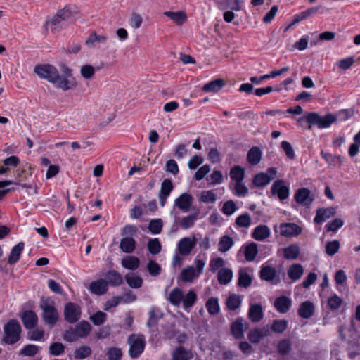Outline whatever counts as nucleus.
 <instances>
[{
  "label": "nucleus",
  "instance_id": "nucleus-12",
  "mask_svg": "<svg viewBox=\"0 0 360 360\" xmlns=\"http://www.w3.org/2000/svg\"><path fill=\"white\" fill-rule=\"evenodd\" d=\"M195 245L196 239L195 237H184L179 241L177 249L181 255L187 256L191 252Z\"/></svg>",
  "mask_w": 360,
  "mask_h": 360
},
{
  "label": "nucleus",
  "instance_id": "nucleus-63",
  "mask_svg": "<svg viewBox=\"0 0 360 360\" xmlns=\"http://www.w3.org/2000/svg\"><path fill=\"white\" fill-rule=\"evenodd\" d=\"M340 247V243L338 240L329 241L326 245V253L329 256H333L338 252Z\"/></svg>",
  "mask_w": 360,
  "mask_h": 360
},
{
  "label": "nucleus",
  "instance_id": "nucleus-45",
  "mask_svg": "<svg viewBox=\"0 0 360 360\" xmlns=\"http://www.w3.org/2000/svg\"><path fill=\"white\" fill-rule=\"evenodd\" d=\"M199 212H196L187 217H183L180 221V226L184 229H188L194 226L195 221L198 219Z\"/></svg>",
  "mask_w": 360,
  "mask_h": 360
},
{
  "label": "nucleus",
  "instance_id": "nucleus-36",
  "mask_svg": "<svg viewBox=\"0 0 360 360\" xmlns=\"http://www.w3.org/2000/svg\"><path fill=\"white\" fill-rule=\"evenodd\" d=\"M121 264L124 269L136 270L140 265V260L135 256H126L122 259Z\"/></svg>",
  "mask_w": 360,
  "mask_h": 360
},
{
  "label": "nucleus",
  "instance_id": "nucleus-18",
  "mask_svg": "<svg viewBox=\"0 0 360 360\" xmlns=\"http://www.w3.org/2000/svg\"><path fill=\"white\" fill-rule=\"evenodd\" d=\"M335 214L336 210L333 207L319 208L316 210V214L314 219V222L317 224H321Z\"/></svg>",
  "mask_w": 360,
  "mask_h": 360
},
{
  "label": "nucleus",
  "instance_id": "nucleus-50",
  "mask_svg": "<svg viewBox=\"0 0 360 360\" xmlns=\"http://www.w3.org/2000/svg\"><path fill=\"white\" fill-rule=\"evenodd\" d=\"M161 318L160 311L158 308L153 307L149 311V319L147 322L148 327H153L158 324V320Z\"/></svg>",
  "mask_w": 360,
  "mask_h": 360
},
{
  "label": "nucleus",
  "instance_id": "nucleus-64",
  "mask_svg": "<svg viewBox=\"0 0 360 360\" xmlns=\"http://www.w3.org/2000/svg\"><path fill=\"white\" fill-rule=\"evenodd\" d=\"M147 270L152 276H158L161 273V266L154 260H150L147 264Z\"/></svg>",
  "mask_w": 360,
  "mask_h": 360
},
{
  "label": "nucleus",
  "instance_id": "nucleus-53",
  "mask_svg": "<svg viewBox=\"0 0 360 360\" xmlns=\"http://www.w3.org/2000/svg\"><path fill=\"white\" fill-rule=\"evenodd\" d=\"M360 131L354 136V143L349 148L348 153L351 158L355 157L359 152Z\"/></svg>",
  "mask_w": 360,
  "mask_h": 360
},
{
  "label": "nucleus",
  "instance_id": "nucleus-61",
  "mask_svg": "<svg viewBox=\"0 0 360 360\" xmlns=\"http://www.w3.org/2000/svg\"><path fill=\"white\" fill-rule=\"evenodd\" d=\"M51 29L54 31L60 30L62 28L67 26V23L62 20V18L56 14L50 21Z\"/></svg>",
  "mask_w": 360,
  "mask_h": 360
},
{
  "label": "nucleus",
  "instance_id": "nucleus-4",
  "mask_svg": "<svg viewBox=\"0 0 360 360\" xmlns=\"http://www.w3.org/2000/svg\"><path fill=\"white\" fill-rule=\"evenodd\" d=\"M21 326L16 319L9 320L4 326L3 340L7 345H14L20 339Z\"/></svg>",
  "mask_w": 360,
  "mask_h": 360
},
{
  "label": "nucleus",
  "instance_id": "nucleus-25",
  "mask_svg": "<svg viewBox=\"0 0 360 360\" xmlns=\"http://www.w3.org/2000/svg\"><path fill=\"white\" fill-rule=\"evenodd\" d=\"M297 313L303 319H309L314 313V304L310 301L303 302L300 305Z\"/></svg>",
  "mask_w": 360,
  "mask_h": 360
},
{
  "label": "nucleus",
  "instance_id": "nucleus-43",
  "mask_svg": "<svg viewBox=\"0 0 360 360\" xmlns=\"http://www.w3.org/2000/svg\"><path fill=\"white\" fill-rule=\"evenodd\" d=\"M230 177L235 182L243 181L245 177V169L239 165L233 167L230 170Z\"/></svg>",
  "mask_w": 360,
  "mask_h": 360
},
{
  "label": "nucleus",
  "instance_id": "nucleus-30",
  "mask_svg": "<svg viewBox=\"0 0 360 360\" xmlns=\"http://www.w3.org/2000/svg\"><path fill=\"white\" fill-rule=\"evenodd\" d=\"M320 8H321L320 6L311 7V8H309L301 13H299L295 15L293 17L292 25L297 24L300 22L307 19V18L316 14Z\"/></svg>",
  "mask_w": 360,
  "mask_h": 360
},
{
  "label": "nucleus",
  "instance_id": "nucleus-33",
  "mask_svg": "<svg viewBox=\"0 0 360 360\" xmlns=\"http://www.w3.org/2000/svg\"><path fill=\"white\" fill-rule=\"evenodd\" d=\"M252 282V276L244 269L238 271V285L241 288H247L250 287Z\"/></svg>",
  "mask_w": 360,
  "mask_h": 360
},
{
  "label": "nucleus",
  "instance_id": "nucleus-59",
  "mask_svg": "<svg viewBox=\"0 0 360 360\" xmlns=\"http://www.w3.org/2000/svg\"><path fill=\"white\" fill-rule=\"evenodd\" d=\"M241 304L240 297L238 295H230L226 301L227 307L231 310H236L240 307Z\"/></svg>",
  "mask_w": 360,
  "mask_h": 360
},
{
  "label": "nucleus",
  "instance_id": "nucleus-15",
  "mask_svg": "<svg viewBox=\"0 0 360 360\" xmlns=\"http://www.w3.org/2000/svg\"><path fill=\"white\" fill-rule=\"evenodd\" d=\"M173 189L174 186L172 180L169 179H164L161 184L160 191L158 193L160 203L162 207L165 205L167 199Z\"/></svg>",
  "mask_w": 360,
  "mask_h": 360
},
{
  "label": "nucleus",
  "instance_id": "nucleus-14",
  "mask_svg": "<svg viewBox=\"0 0 360 360\" xmlns=\"http://www.w3.org/2000/svg\"><path fill=\"white\" fill-rule=\"evenodd\" d=\"M271 191L273 195H276L280 200H285L289 196V188L283 185V181L281 179L273 183Z\"/></svg>",
  "mask_w": 360,
  "mask_h": 360
},
{
  "label": "nucleus",
  "instance_id": "nucleus-40",
  "mask_svg": "<svg viewBox=\"0 0 360 360\" xmlns=\"http://www.w3.org/2000/svg\"><path fill=\"white\" fill-rule=\"evenodd\" d=\"M91 354L92 349L89 346L82 345L75 349L73 356L75 359L82 360L88 358Z\"/></svg>",
  "mask_w": 360,
  "mask_h": 360
},
{
  "label": "nucleus",
  "instance_id": "nucleus-51",
  "mask_svg": "<svg viewBox=\"0 0 360 360\" xmlns=\"http://www.w3.org/2000/svg\"><path fill=\"white\" fill-rule=\"evenodd\" d=\"M197 300V295L193 290H189L182 300L183 305L185 309L191 307Z\"/></svg>",
  "mask_w": 360,
  "mask_h": 360
},
{
  "label": "nucleus",
  "instance_id": "nucleus-48",
  "mask_svg": "<svg viewBox=\"0 0 360 360\" xmlns=\"http://www.w3.org/2000/svg\"><path fill=\"white\" fill-rule=\"evenodd\" d=\"M108 360H121L123 356L122 350L119 347H108L106 349Z\"/></svg>",
  "mask_w": 360,
  "mask_h": 360
},
{
  "label": "nucleus",
  "instance_id": "nucleus-56",
  "mask_svg": "<svg viewBox=\"0 0 360 360\" xmlns=\"http://www.w3.org/2000/svg\"><path fill=\"white\" fill-rule=\"evenodd\" d=\"M288 327V321L285 319H276L273 321L271 330L274 333H282Z\"/></svg>",
  "mask_w": 360,
  "mask_h": 360
},
{
  "label": "nucleus",
  "instance_id": "nucleus-44",
  "mask_svg": "<svg viewBox=\"0 0 360 360\" xmlns=\"http://www.w3.org/2000/svg\"><path fill=\"white\" fill-rule=\"evenodd\" d=\"M164 14L178 25H182L186 20V14L184 11H166Z\"/></svg>",
  "mask_w": 360,
  "mask_h": 360
},
{
  "label": "nucleus",
  "instance_id": "nucleus-46",
  "mask_svg": "<svg viewBox=\"0 0 360 360\" xmlns=\"http://www.w3.org/2000/svg\"><path fill=\"white\" fill-rule=\"evenodd\" d=\"M258 253L257 245L255 243H251L248 245L245 248V257L248 262L253 261Z\"/></svg>",
  "mask_w": 360,
  "mask_h": 360
},
{
  "label": "nucleus",
  "instance_id": "nucleus-57",
  "mask_svg": "<svg viewBox=\"0 0 360 360\" xmlns=\"http://www.w3.org/2000/svg\"><path fill=\"white\" fill-rule=\"evenodd\" d=\"M147 247L152 255H158L162 250V245L158 238L149 239Z\"/></svg>",
  "mask_w": 360,
  "mask_h": 360
},
{
  "label": "nucleus",
  "instance_id": "nucleus-55",
  "mask_svg": "<svg viewBox=\"0 0 360 360\" xmlns=\"http://www.w3.org/2000/svg\"><path fill=\"white\" fill-rule=\"evenodd\" d=\"M292 349V344L288 339H283L278 342L277 349L281 355H286L290 353Z\"/></svg>",
  "mask_w": 360,
  "mask_h": 360
},
{
  "label": "nucleus",
  "instance_id": "nucleus-28",
  "mask_svg": "<svg viewBox=\"0 0 360 360\" xmlns=\"http://www.w3.org/2000/svg\"><path fill=\"white\" fill-rule=\"evenodd\" d=\"M271 231L267 226L259 225L255 228L252 237L258 241H263L269 237Z\"/></svg>",
  "mask_w": 360,
  "mask_h": 360
},
{
  "label": "nucleus",
  "instance_id": "nucleus-62",
  "mask_svg": "<svg viewBox=\"0 0 360 360\" xmlns=\"http://www.w3.org/2000/svg\"><path fill=\"white\" fill-rule=\"evenodd\" d=\"M163 222L161 219H153L148 224L149 231L153 234H159L162 231Z\"/></svg>",
  "mask_w": 360,
  "mask_h": 360
},
{
  "label": "nucleus",
  "instance_id": "nucleus-41",
  "mask_svg": "<svg viewBox=\"0 0 360 360\" xmlns=\"http://www.w3.org/2000/svg\"><path fill=\"white\" fill-rule=\"evenodd\" d=\"M304 273L303 267L300 264L291 265L288 271L289 278L292 281L300 279Z\"/></svg>",
  "mask_w": 360,
  "mask_h": 360
},
{
  "label": "nucleus",
  "instance_id": "nucleus-31",
  "mask_svg": "<svg viewBox=\"0 0 360 360\" xmlns=\"http://www.w3.org/2000/svg\"><path fill=\"white\" fill-rule=\"evenodd\" d=\"M24 247L25 243L23 242H20L12 248L8 258V264H14L20 259V255L24 250Z\"/></svg>",
  "mask_w": 360,
  "mask_h": 360
},
{
  "label": "nucleus",
  "instance_id": "nucleus-16",
  "mask_svg": "<svg viewBox=\"0 0 360 360\" xmlns=\"http://www.w3.org/2000/svg\"><path fill=\"white\" fill-rule=\"evenodd\" d=\"M21 320L25 328L34 329L38 323V316L32 310H26L21 315Z\"/></svg>",
  "mask_w": 360,
  "mask_h": 360
},
{
  "label": "nucleus",
  "instance_id": "nucleus-32",
  "mask_svg": "<svg viewBox=\"0 0 360 360\" xmlns=\"http://www.w3.org/2000/svg\"><path fill=\"white\" fill-rule=\"evenodd\" d=\"M271 181V177L264 172H259L255 175L252 184L257 188H264Z\"/></svg>",
  "mask_w": 360,
  "mask_h": 360
},
{
  "label": "nucleus",
  "instance_id": "nucleus-47",
  "mask_svg": "<svg viewBox=\"0 0 360 360\" xmlns=\"http://www.w3.org/2000/svg\"><path fill=\"white\" fill-rule=\"evenodd\" d=\"M208 312L212 315L217 314L219 312V304L218 299L212 297L207 300L205 304Z\"/></svg>",
  "mask_w": 360,
  "mask_h": 360
},
{
  "label": "nucleus",
  "instance_id": "nucleus-23",
  "mask_svg": "<svg viewBox=\"0 0 360 360\" xmlns=\"http://www.w3.org/2000/svg\"><path fill=\"white\" fill-rule=\"evenodd\" d=\"M108 285L111 286H119L122 284L123 278L122 275L115 270H110L105 274V278L104 279Z\"/></svg>",
  "mask_w": 360,
  "mask_h": 360
},
{
  "label": "nucleus",
  "instance_id": "nucleus-9",
  "mask_svg": "<svg viewBox=\"0 0 360 360\" xmlns=\"http://www.w3.org/2000/svg\"><path fill=\"white\" fill-rule=\"evenodd\" d=\"M259 277L262 281L277 285L280 283V276L276 268L270 265H262L259 271Z\"/></svg>",
  "mask_w": 360,
  "mask_h": 360
},
{
  "label": "nucleus",
  "instance_id": "nucleus-20",
  "mask_svg": "<svg viewBox=\"0 0 360 360\" xmlns=\"http://www.w3.org/2000/svg\"><path fill=\"white\" fill-rule=\"evenodd\" d=\"M56 14L62 18V20H64L68 24V22H73L76 19L78 11L76 8L66 6L63 9L59 10Z\"/></svg>",
  "mask_w": 360,
  "mask_h": 360
},
{
  "label": "nucleus",
  "instance_id": "nucleus-6",
  "mask_svg": "<svg viewBox=\"0 0 360 360\" xmlns=\"http://www.w3.org/2000/svg\"><path fill=\"white\" fill-rule=\"evenodd\" d=\"M34 71L40 77L47 79L58 88L59 72L56 67L49 64L37 65L35 66Z\"/></svg>",
  "mask_w": 360,
  "mask_h": 360
},
{
  "label": "nucleus",
  "instance_id": "nucleus-52",
  "mask_svg": "<svg viewBox=\"0 0 360 360\" xmlns=\"http://www.w3.org/2000/svg\"><path fill=\"white\" fill-rule=\"evenodd\" d=\"M39 350V347L29 344L25 345L19 352L20 355L24 356H35Z\"/></svg>",
  "mask_w": 360,
  "mask_h": 360
},
{
  "label": "nucleus",
  "instance_id": "nucleus-34",
  "mask_svg": "<svg viewBox=\"0 0 360 360\" xmlns=\"http://www.w3.org/2000/svg\"><path fill=\"white\" fill-rule=\"evenodd\" d=\"M225 82L222 79H217L205 84L202 89L205 92H218L224 86Z\"/></svg>",
  "mask_w": 360,
  "mask_h": 360
},
{
  "label": "nucleus",
  "instance_id": "nucleus-42",
  "mask_svg": "<svg viewBox=\"0 0 360 360\" xmlns=\"http://www.w3.org/2000/svg\"><path fill=\"white\" fill-rule=\"evenodd\" d=\"M125 280L129 287L132 288H139L143 285V279L134 274H127L125 276Z\"/></svg>",
  "mask_w": 360,
  "mask_h": 360
},
{
  "label": "nucleus",
  "instance_id": "nucleus-37",
  "mask_svg": "<svg viewBox=\"0 0 360 360\" xmlns=\"http://www.w3.org/2000/svg\"><path fill=\"white\" fill-rule=\"evenodd\" d=\"M233 278V271L229 268H221L218 271L217 279L221 285L229 284Z\"/></svg>",
  "mask_w": 360,
  "mask_h": 360
},
{
  "label": "nucleus",
  "instance_id": "nucleus-27",
  "mask_svg": "<svg viewBox=\"0 0 360 360\" xmlns=\"http://www.w3.org/2000/svg\"><path fill=\"white\" fill-rule=\"evenodd\" d=\"M193 354L183 346H179L174 349L172 354V360H191Z\"/></svg>",
  "mask_w": 360,
  "mask_h": 360
},
{
  "label": "nucleus",
  "instance_id": "nucleus-19",
  "mask_svg": "<svg viewBox=\"0 0 360 360\" xmlns=\"http://www.w3.org/2000/svg\"><path fill=\"white\" fill-rule=\"evenodd\" d=\"M193 202V197L188 193L180 195L174 201V207H178L184 212L189 210Z\"/></svg>",
  "mask_w": 360,
  "mask_h": 360
},
{
  "label": "nucleus",
  "instance_id": "nucleus-3",
  "mask_svg": "<svg viewBox=\"0 0 360 360\" xmlns=\"http://www.w3.org/2000/svg\"><path fill=\"white\" fill-rule=\"evenodd\" d=\"M91 329L92 327L87 321H81L74 328H70L65 331L63 339L65 341L72 342L77 340L79 338H85L89 335Z\"/></svg>",
  "mask_w": 360,
  "mask_h": 360
},
{
  "label": "nucleus",
  "instance_id": "nucleus-60",
  "mask_svg": "<svg viewBox=\"0 0 360 360\" xmlns=\"http://www.w3.org/2000/svg\"><path fill=\"white\" fill-rule=\"evenodd\" d=\"M321 157L329 164V165H339L342 164V160L340 155H333L330 153L321 152Z\"/></svg>",
  "mask_w": 360,
  "mask_h": 360
},
{
  "label": "nucleus",
  "instance_id": "nucleus-13",
  "mask_svg": "<svg viewBox=\"0 0 360 360\" xmlns=\"http://www.w3.org/2000/svg\"><path fill=\"white\" fill-rule=\"evenodd\" d=\"M295 200L300 205L309 207L314 198L311 195V191L309 188H301L296 191L295 193Z\"/></svg>",
  "mask_w": 360,
  "mask_h": 360
},
{
  "label": "nucleus",
  "instance_id": "nucleus-2",
  "mask_svg": "<svg viewBox=\"0 0 360 360\" xmlns=\"http://www.w3.org/2000/svg\"><path fill=\"white\" fill-rule=\"evenodd\" d=\"M39 307L42 311L41 317L46 324L54 326L58 321L59 313L53 300L43 297Z\"/></svg>",
  "mask_w": 360,
  "mask_h": 360
},
{
  "label": "nucleus",
  "instance_id": "nucleus-39",
  "mask_svg": "<svg viewBox=\"0 0 360 360\" xmlns=\"http://www.w3.org/2000/svg\"><path fill=\"white\" fill-rule=\"evenodd\" d=\"M136 240L131 237L123 238L120 244V249L126 253H131L136 248Z\"/></svg>",
  "mask_w": 360,
  "mask_h": 360
},
{
  "label": "nucleus",
  "instance_id": "nucleus-35",
  "mask_svg": "<svg viewBox=\"0 0 360 360\" xmlns=\"http://www.w3.org/2000/svg\"><path fill=\"white\" fill-rule=\"evenodd\" d=\"M184 294L181 289L178 288H174L170 291L167 300L174 306L179 307L182 302Z\"/></svg>",
  "mask_w": 360,
  "mask_h": 360
},
{
  "label": "nucleus",
  "instance_id": "nucleus-38",
  "mask_svg": "<svg viewBox=\"0 0 360 360\" xmlns=\"http://www.w3.org/2000/svg\"><path fill=\"white\" fill-rule=\"evenodd\" d=\"M300 253V249L297 244H292L283 249V256L286 259H296Z\"/></svg>",
  "mask_w": 360,
  "mask_h": 360
},
{
  "label": "nucleus",
  "instance_id": "nucleus-10",
  "mask_svg": "<svg viewBox=\"0 0 360 360\" xmlns=\"http://www.w3.org/2000/svg\"><path fill=\"white\" fill-rule=\"evenodd\" d=\"M271 335V330L268 326L262 328H255L248 333V339L252 344H258L264 338Z\"/></svg>",
  "mask_w": 360,
  "mask_h": 360
},
{
  "label": "nucleus",
  "instance_id": "nucleus-26",
  "mask_svg": "<svg viewBox=\"0 0 360 360\" xmlns=\"http://www.w3.org/2000/svg\"><path fill=\"white\" fill-rule=\"evenodd\" d=\"M107 41V37L92 32L85 41V44L89 48H95L98 46V44H105Z\"/></svg>",
  "mask_w": 360,
  "mask_h": 360
},
{
  "label": "nucleus",
  "instance_id": "nucleus-1",
  "mask_svg": "<svg viewBox=\"0 0 360 360\" xmlns=\"http://www.w3.org/2000/svg\"><path fill=\"white\" fill-rule=\"evenodd\" d=\"M336 120L337 117L332 113L321 116L317 112H309L305 116L300 117L299 121H306L309 124V128L316 126L319 129H324L330 127Z\"/></svg>",
  "mask_w": 360,
  "mask_h": 360
},
{
  "label": "nucleus",
  "instance_id": "nucleus-24",
  "mask_svg": "<svg viewBox=\"0 0 360 360\" xmlns=\"http://www.w3.org/2000/svg\"><path fill=\"white\" fill-rule=\"evenodd\" d=\"M89 290L93 294L101 295H104L108 291V287L104 279H99L91 282Z\"/></svg>",
  "mask_w": 360,
  "mask_h": 360
},
{
  "label": "nucleus",
  "instance_id": "nucleus-22",
  "mask_svg": "<svg viewBox=\"0 0 360 360\" xmlns=\"http://www.w3.org/2000/svg\"><path fill=\"white\" fill-rule=\"evenodd\" d=\"M264 316L262 306L260 304H252L248 311V318L253 323L260 321Z\"/></svg>",
  "mask_w": 360,
  "mask_h": 360
},
{
  "label": "nucleus",
  "instance_id": "nucleus-21",
  "mask_svg": "<svg viewBox=\"0 0 360 360\" xmlns=\"http://www.w3.org/2000/svg\"><path fill=\"white\" fill-rule=\"evenodd\" d=\"M274 305L279 313L285 314L289 311L292 301L287 296L282 295L275 299Z\"/></svg>",
  "mask_w": 360,
  "mask_h": 360
},
{
  "label": "nucleus",
  "instance_id": "nucleus-17",
  "mask_svg": "<svg viewBox=\"0 0 360 360\" xmlns=\"http://www.w3.org/2000/svg\"><path fill=\"white\" fill-rule=\"evenodd\" d=\"M301 233L302 228L295 223H283L280 225V234L283 236H296Z\"/></svg>",
  "mask_w": 360,
  "mask_h": 360
},
{
  "label": "nucleus",
  "instance_id": "nucleus-29",
  "mask_svg": "<svg viewBox=\"0 0 360 360\" xmlns=\"http://www.w3.org/2000/svg\"><path fill=\"white\" fill-rule=\"evenodd\" d=\"M262 156V152L261 149L257 146H254L248 151L247 160L251 165H257L260 162Z\"/></svg>",
  "mask_w": 360,
  "mask_h": 360
},
{
  "label": "nucleus",
  "instance_id": "nucleus-8",
  "mask_svg": "<svg viewBox=\"0 0 360 360\" xmlns=\"http://www.w3.org/2000/svg\"><path fill=\"white\" fill-rule=\"evenodd\" d=\"M64 319L69 323H77L82 316V309L75 302H68L65 304L63 310Z\"/></svg>",
  "mask_w": 360,
  "mask_h": 360
},
{
  "label": "nucleus",
  "instance_id": "nucleus-58",
  "mask_svg": "<svg viewBox=\"0 0 360 360\" xmlns=\"http://www.w3.org/2000/svg\"><path fill=\"white\" fill-rule=\"evenodd\" d=\"M89 319L95 326H101L103 325L107 320V314L103 311H98L95 314H92Z\"/></svg>",
  "mask_w": 360,
  "mask_h": 360
},
{
  "label": "nucleus",
  "instance_id": "nucleus-54",
  "mask_svg": "<svg viewBox=\"0 0 360 360\" xmlns=\"http://www.w3.org/2000/svg\"><path fill=\"white\" fill-rule=\"evenodd\" d=\"M233 245L232 238L228 236H224L220 238L219 243V250L221 252L228 251Z\"/></svg>",
  "mask_w": 360,
  "mask_h": 360
},
{
  "label": "nucleus",
  "instance_id": "nucleus-11",
  "mask_svg": "<svg viewBox=\"0 0 360 360\" xmlns=\"http://www.w3.org/2000/svg\"><path fill=\"white\" fill-rule=\"evenodd\" d=\"M249 327V323L243 318H238L231 325V332L236 339H243L244 331Z\"/></svg>",
  "mask_w": 360,
  "mask_h": 360
},
{
  "label": "nucleus",
  "instance_id": "nucleus-49",
  "mask_svg": "<svg viewBox=\"0 0 360 360\" xmlns=\"http://www.w3.org/2000/svg\"><path fill=\"white\" fill-rule=\"evenodd\" d=\"M198 276V274L192 266L184 269L181 271V278L184 282H191Z\"/></svg>",
  "mask_w": 360,
  "mask_h": 360
},
{
  "label": "nucleus",
  "instance_id": "nucleus-5",
  "mask_svg": "<svg viewBox=\"0 0 360 360\" xmlns=\"http://www.w3.org/2000/svg\"><path fill=\"white\" fill-rule=\"evenodd\" d=\"M127 343L129 345V355L132 359H137L145 349V336L142 334H131L127 339Z\"/></svg>",
  "mask_w": 360,
  "mask_h": 360
},
{
  "label": "nucleus",
  "instance_id": "nucleus-7",
  "mask_svg": "<svg viewBox=\"0 0 360 360\" xmlns=\"http://www.w3.org/2000/svg\"><path fill=\"white\" fill-rule=\"evenodd\" d=\"M63 75H59L58 88L63 91H68L76 88L77 83L72 76V70L68 66L63 65L61 68Z\"/></svg>",
  "mask_w": 360,
  "mask_h": 360
}]
</instances>
